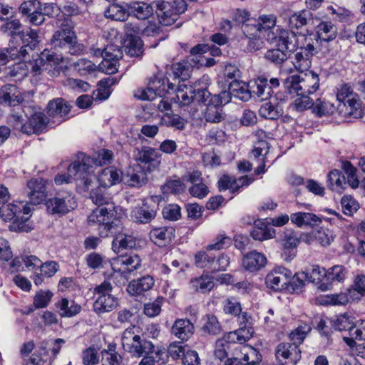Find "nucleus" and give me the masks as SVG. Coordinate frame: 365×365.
Segmentation results:
<instances>
[{"label": "nucleus", "mask_w": 365, "mask_h": 365, "mask_svg": "<svg viewBox=\"0 0 365 365\" xmlns=\"http://www.w3.org/2000/svg\"><path fill=\"white\" fill-rule=\"evenodd\" d=\"M113 155L112 151L105 149L98 152L96 159L83 153H79L68 165L67 173L58 174L55 177V183L61 185L76 182L78 185H83L84 188L88 190L95 180V165L109 163Z\"/></svg>", "instance_id": "f257e3e1"}, {"label": "nucleus", "mask_w": 365, "mask_h": 365, "mask_svg": "<svg viewBox=\"0 0 365 365\" xmlns=\"http://www.w3.org/2000/svg\"><path fill=\"white\" fill-rule=\"evenodd\" d=\"M63 55L56 53L47 49L43 50L38 57L30 61L27 65L25 63H18L11 71L12 76L20 75L21 77L27 75L26 68H30L31 72L34 76L41 74L46 72L51 77H56L60 74L61 71V63L63 62Z\"/></svg>", "instance_id": "f03ea898"}, {"label": "nucleus", "mask_w": 365, "mask_h": 365, "mask_svg": "<svg viewBox=\"0 0 365 365\" xmlns=\"http://www.w3.org/2000/svg\"><path fill=\"white\" fill-rule=\"evenodd\" d=\"M57 29L51 39L53 49L62 54L76 55L83 50V46L76 41L73 24L70 18L63 16L56 21Z\"/></svg>", "instance_id": "7ed1b4c3"}, {"label": "nucleus", "mask_w": 365, "mask_h": 365, "mask_svg": "<svg viewBox=\"0 0 365 365\" xmlns=\"http://www.w3.org/2000/svg\"><path fill=\"white\" fill-rule=\"evenodd\" d=\"M209 80L208 76H203L200 81H196L193 85L184 84V88H185L184 91V105L185 101L189 98L188 94L190 95L191 98L195 97L198 102L205 103L209 100L210 102L219 107L228 103L231 101L232 95L230 91H223L219 94L212 95L207 90ZM228 90L230 89L228 88Z\"/></svg>", "instance_id": "20e7f679"}, {"label": "nucleus", "mask_w": 365, "mask_h": 365, "mask_svg": "<svg viewBox=\"0 0 365 365\" xmlns=\"http://www.w3.org/2000/svg\"><path fill=\"white\" fill-rule=\"evenodd\" d=\"M123 349L133 356L140 358L153 352V344L140 334V327L133 326L126 329L121 337Z\"/></svg>", "instance_id": "39448f33"}, {"label": "nucleus", "mask_w": 365, "mask_h": 365, "mask_svg": "<svg viewBox=\"0 0 365 365\" xmlns=\"http://www.w3.org/2000/svg\"><path fill=\"white\" fill-rule=\"evenodd\" d=\"M304 75H293L284 81V88L290 94L311 95L319 87V76L312 71H305Z\"/></svg>", "instance_id": "423d86ee"}, {"label": "nucleus", "mask_w": 365, "mask_h": 365, "mask_svg": "<svg viewBox=\"0 0 365 365\" xmlns=\"http://www.w3.org/2000/svg\"><path fill=\"white\" fill-rule=\"evenodd\" d=\"M31 209L26 205L19 202L18 204H8L0 208V217L4 221H13L9 226L11 231L29 232L31 228L26 223L29 220Z\"/></svg>", "instance_id": "0eeeda50"}, {"label": "nucleus", "mask_w": 365, "mask_h": 365, "mask_svg": "<svg viewBox=\"0 0 365 365\" xmlns=\"http://www.w3.org/2000/svg\"><path fill=\"white\" fill-rule=\"evenodd\" d=\"M114 204H108L105 207H98L88 217V222L91 226H98L101 237H108L119 220H111L116 211Z\"/></svg>", "instance_id": "6e6552de"}, {"label": "nucleus", "mask_w": 365, "mask_h": 365, "mask_svg": "<svg viewBox=\"0 0 365 365\" xmlns=\"http://www.w3.org/2000/svg\"><path fill=\"white\" fill-rule=\"evenodd\" d=\"M304 36V43L297 45L294 50L295 53L293 59L294 67L300 72L308 71L312 65V59L317 53V48L314 46L315 38H312V35Z\"/></svg>", "instance_id": "1a4fd4ad"}, {"label": "nucleus", "mask_w": 365, "mask_h": 365, "mask_svg": "<svg viewBox=\"0 0 365 365\" xmlns=\"http://www.w3.org/2000/svg\"><path fill=\"white\" fill-rule=\"evenodd\" d=\"M171 69L170 81L162 78L158 87H156L154 83H149L150 89L153 91L155 97H163L166 93H175L182 91L180 83L182 81V64L180 62L175 63L172 65Z\"/></svg>", "instance_id": "9d476101"}, {"label": "nucleus", "mask_w": 365, "mask_h": 365, "mask_svg": "<svg viewBox=\"0 0 365 365\" xmlns=\"http://www.w3.org/2000/svg\"><path fill=\"white\" fill-rule=\"evenodd\" d=\"M123 57L122 49L116 45L109 44L105 48L103 59L97 68L106 74L115 73L118 70V61Z\"/></svg>", "instance_id": "9b49d317"}, {"label": "nucleus", "mask_w": 365, "mask_h": 365, "mask_svg": "<svg viewBox=\"0 0 365 365\" xmlns=\"http://www.w3.org/2000/svg\"><path fill=\"white\" fill-rule=\"evenodd\" d=\"M267 41L270 43H275L278 47L289 51H294L299 44L294 31L279 27L275 28V32L269 34Z\"/></svg>", "instance_id": "f8f14e48"}, {"label": "nucleus", "mask_w": 365, "mask_h": 365, "mask_svg": "<svg viewBox=\"0 0 365 365\" xmlns=\"http://www.w3.org/2000/svg\"><path fill=\"white\" fill-rule=\"evenodd\" d=\"M301 240H305L292 230H286L281 234L279 242L282 247V257L284 260L290 262L294 259Z\"/></svg>", "instance_id": "ddd939ff"}, {"label": "nucleus", "mask_w": 365, "mask_h": 365, "mask_svg": "<svg viewBox=\"0 0 365 365\" xmlns=\"http://www.w3.org/2000/svg\"><path fill=\"white\" fill-rule=\"evenodd\" d=\"M312 36V34H311ZM337 36V27L329 21H323L319 23L317 27V35H313V38H315L317 41L318 38L321 43V51L323 53L333 56L334 53L328 48L324 50V48H327V44L334 40Z\"/></svg>", "instance_id": "4468645a"}, {"label": "nucleus", "mask_w": 365, "mask_h": 365, "mask_svg": "<svg viewBox=\"0 0 365 365\" xmlns=\"http://www.w3.org/2000/svg\"><path fill=\"white\" fill-rule=\"evenodd\" d=\"M110 234L115 235L112 242V250L117 254L124 250L133 249L136 245V238L124 231L120 222L115 225Z\"/></svg>", "instance_id": "2eb2a0df"}, {"label": "nucleus", "mask_w": 365, "mask_h": 365, "mask_svg": "<svg viewBox=\"0 0 365 365\" xmlns=\"http://www.w3.org/2000/svg\"><path fill=\"white\" fill-rule=\"evenodd\" d=\"M46 205L48 211L52 214H66L76 206L71 193H58L55 197L49 199Z\"/></svg>", "instance_id": "dca6fc26"}, {"label": "nucleus", "mask_w": 365, "mask_h": 365, "mask_svg": "<svg viewBox=\"0 0 365 365\" xmlns=\"http://www.w3.org/2000/svg\"><path fill=\"white\" fill-rule=\"evenodd\" d=\"M159 23L164 26H170L178 19L180 11L176 6L168 1L158 0L154 2Z\"/></svg>", "instance_id": "f3484780"}, {"label": "nucleus", "mask_w": 365, "mask_h": 365, "mask_svg": "<svg viewBox=\"0 0 365 365\" xmlns=\"http://www.w3.org/2000/svg\"><path fill=\"white\" fill-rule=\"evenodd\" d=\"M277 359L279 361L284 360L287 365H296L301 359V351L296 344L282 342L275 349Z\"/></svg>", "instance_id": "a211bd4d"}, {"label": "nucleus", "mask_w": 365, "mask_h": 365, "mask_svg": "<svg viewBox=\"0 0 365 365\" xmlns=\"http://www.w3.org/2000/svg\"><path fill=\"white\" fill-rule=\"evenodd\" d=\"M290 270L288 269L279 267L269 273L265 277V284L267 288L274 291H279L287 289V284Z\"/></svg>", "instance_id": "6ab92c4d"}, {"label": "nucleus", "mask_w": 365, "mask_h": 365, "mask_svg": "<svg viewBox=\"0 0 365 365\" xmlns=\"http://www.w3.org/2000/svg\"><path fill=\"white\" fill-rule=\"evenodd\" d=\"M27 195L29 202L32 205H39L47 197V190L45 181L40 178H33L27 183Z\"/></svg>", "instance_id": "aec40b11"}, {"label": "nucleus", "mask_w": 365, "mask_h": 365, "mask_svg": "<svg viewBox=\"0 0 365 365\" xmlns=\"http://www.w3.org/2000/svg\"><path fill=\"white\" fill-rule=\"evenodd\" d=\"M314 17L313 13L308 9H304L299 11L294 12L289 17L288 25L289 28L294 30H302L308 32L307 26L313 24ZM302 31L299 34H302Z\"/></svg>", "instance_id": "412c9836"}, {"label": "nucleus", "mask_w": 365, "mask_h": 365, "mask_svg": "<svg viewBox=\"0 0 365 365\" xmlns=\"http://www.w3.org/2000/svg\"><path fill=\"white\" fill-rule=\"evenodd\" d=\"M26 117L28 118V125L24 127V133L31 135L41 131L47 124V117L41 112H33L29 108L23 110Z\"/></svg>", "instance_id": "4be33fe9"}, {"label": "nucleus", "mask_w": 365, "mask_h": 365, "mask_svg": "<svg viewBox=\"0 0 365 365\" xmlns=\"http://www.w3.org/2000/svg\"><path fill=\"white\" fill-rule=\"evenodd\" d=\"M339 114L344 118H361L363 116L361 102L357 95L338 104Z\"/></svg>", "instance_id": "5701e85b"}, {"label": "nucleus", "mask_w": 365, "mask_h": 365, "mask_svg": "<svg viewBox=\"0 0 365 365\" xmlns=\"http://www.w3.org/2000/svg\"><path fill=\"white\" fill-rule=\"evenodd\" d=\"M250 88L253 96H256L262 101L270 98L273 93L272 86L268 83V79L264 76L250 81Z\"/></svg>", "instance_id": "b1692460"}, {"label": "nucleus", "mask_w": 365, "mask_h": 365, "mask_svg": "<svg viewBox=\"0 0 365 365\" xmlns=\"http://www.w3.org/2000/svg\"><path fill=\"white\" fill-rule=\"evenodd\" d=\"M141 266L139 257L134 255L120 256L113 259L112 269H120L124 272L130 273L138 269Z\"/></svg>", "instance_id": "393cba45"}, {"label": "nucleus", "mask_w": 365, "mask_h": 365, "mask_svg": "<svg viewBox=\"0 0 365 365\" xmlns=\"http://www.w3.org/2000/svg\"><path fill=\"white\" fill-rule=\"evenodd\" d=\"M122 181L130 187L139 188L147 184L148 178L145 170L140 166H136L123 175Z\"/></svg>", "instance_id": "a878e982"}, {"label": "nucleus", "mask_w": 365, "mask_h": 365, "mask_svg": "<svg viewBox=\"0 0 365 365\" xmlns=\"http://www.w3.org/2000/svg\"><path fill=\"white\" fill-rule=\"evenodd\" d=\"M71 110V106L62 98L51 101L47 106V113L50 117L57 118L59 122L65 120Z\"/></svg>", "instance_id": "bb28decb"}, {"label": "nucleus", "mask_w": 365, "mask_h": 365, "mask_svg": "<svg viewBox=\"0 0 365 365\" xmlns=\"http://www.w3.org/2000/svg\"><path fill=\"white\" fill-rule=\"evenodd\" d=\"M123 179V173L114 167L103 169L98 175V181L101 187H110L120 183Z\"/></svg>", "instance_id": "cd10ccee"}, {"label": "nucleus", "mask_w": 365, "mask_h": 365, "mask_svg": "<svg viewBox=\"0 0 365 365\" xmlns=\"http://www.w3.org/2000/svg\"><path fill=\"white\" fill-rule=\"evenodd\" d=\"M267 264L266 257L257 251L247 253L242 259L243 267L249 272H255L264 267Z\"/></svg>", "instance_id": "c85d7f7f"}, {"label": "nucleus", "mask_w": 365, "mask_h": 365, "mask_svg": "<svg viewBox=\"0 0 365 365\" xmlns=\"http://www.w3.org/2000/svg\"><path fill=\"white\" fill-rule=\"evenodd\" d=\"M154 279L150 275L144 276L140 279L132 280L127 287V291L130 295L138 296L144 294L154 285Z\"/></svg>", "instance_id": "c756f323"}, {"label": "nucleus", "mask_w": 365, "mask_h": 365, "mask_svg": "<svg viewBox=\"0 0 365 365\" xmlns=\"http://www.w3.org/2000/svg\"><path fill=\"white\" fill-rule=\"evenodd\" d=\"M130 16L128 4L124 5L119 4H112L109 5L104 11V16L106 19L116 21H125Z\"/></svg>", "instance_id": "7c9ffc66"}, {"label": "nucleus", "mask_w": 365, "mask_h": 365, "mask_svg": "<svg viewBox=\"0 0 365 365\" xmlns=\"http://www.w3.org/2000/svg\"><path fill=\"white\" fill-rule=\"evenodd\" d=\"M307 274V281L317 285L322 291L329 289L331 284L326 282V270L318 265L313 266L310 271L305 272Z\"/></svg>", "instance_id": "2f4dec72"}, {"label": "nucleus", "mask_w": 365, "mask_h": 365, "mask_svg": "<svg viewBox=\"0 0 365 365\" xmlns=\"http://www.w3.org/2000/svg\"><path fill=\"white\" fill-rule=\"evenodd\" d=\"M174 232L175 230L170 227L154 228L150 232V238L155 245L161 247L171 241Z\"/></svg>", "instance_id": "473e14b6"}, {"label": "nucleus", "mask_w": 365, "mask_h": 365, "mask_svg": "<svg viewBox=\"0 0 365 365\" xmlns=\"http://www.w3.org/2000/svg\"><path fill=\"white\" fill-rule=\"evenodd\" d=\"M55 306L61 317H73L81 310L80 304L67 298H62L55 304Z\"/></svg>", "instance_id": "72a5a7b5"}, {"label": "nucleus", "mask_w": 365, "mask_h": 365, "mask_svg": "<svg viewBox=\"0 0 365 365\" xmlns=\"http://www.w3.org/2000/svg\"><path fill=\"white\" fill-rule=\"evenodd\" d=\"M290 220L299 227L317 226L322 222V219L315 214L304 212L291 214Z\"/></svg>", "instance_id": "f704fd0d"}, {"label": "nucleus", "mask_w": 365, "mask_h": 365, "mask_svg": "<svg viewBox=\"0 0 365 365\" xmlns=\"http://www.w3.org/2000/svg\"><path fill=\"white\" fill-rule=\"evenodd\" d=\"M155 216L156 211L146 204H143L140 207H134L130 213V217L134 222L142 224L151 222Z\"/></svg>", "instance_id": "c9c22d12"}, {"label": "nucleus", "mask_w": 365, "mask_h": 365, "mask_svg": "<svg viewBox=\"0 0 365 365\" xmlns=\"http://www.w3.org/2000/svg\"><path fill=\"white\" fill-rule=\"evenodd\" d=\"M229 89L235 98L242 101H249L253 96L250 88V81L248 83L233 80L229 84Z\"/></svg>", "instance_id": "e433bc0d"}, {"label": "nucleus", "mask_w": 365, "mask_h": 365, "mask_svg": "<svg viewBox=\"0 0 365 365\" xmlns=\"http://www.w3.org/2000/svg\"><path fill=\"white\" fill-rule=\"evenodd\" d=\"M130 14H132L137 19L145 20L153 14V7L143 1H134L128 3Z\"/></svg>", "instance_id": "4c0bfd02"}, {"label": "nucleus", "mask_w": 365, "mask_h": 365, "mask_svg": "<svg viewBox=\"0 0 365 365\" xmlns=\"http://www.w3.org/2000/svg\"><path fill=\"white\" fill-rule=\"evenodd\" d=\"M160 157L161 155L157 150L150 147H144L138 151L136 159L142 163L150 164L155 167L160 164Z\"/></svg>", "instance_id": "58836bf2"}, {"label": "nucleus", "mask_w": 365, "mask_h": 365, "mask_svg": "<svg viewBox=\"0 0 365 365\" xmlns=\"http://www.w3.org/2000/svg\"><path fill=\"white\" fill-rule=\"evenodd\" d=\"M117 306L118 299L112 294L98 297L93 304L94 310L98 314L110 312Z\"/></svg>", "instance_id": "ea45409f"}, {"label": "nucleus", "mask_w": 365, "mask_h": 365, "mask_svg": "<svg viewBox=\"0 0 365 365\" xmlns=\"http://www.w3.org/2000/svg\"><path fill=\"white\" fill-rule=\"evenodd\" d=\"M214 287V282L209 275H201L199 277L191 279L189 287L195 292L205 293L210 292Z\"/></svg>", "instance_id": "a19ab883"}, {"label": "nucleus", "mask_w": 365, "mask_h": 365, "mask_svg": "<svg viewBox=\"0 0 365 365\" xmlns=\"http://www.w3.org/2000/svg\"><path fill=\"white\" fill-rule=\"evenodd\" d=\"M230 257L227 254L222 253L217 258L212 255H210V257L207 261V269L211 272H217L220 271H224L230 265Z\"/></svg>", "instance_id": "79ce46f5"}, {"label": "nucleus", "mask_w": 365, "mask_h": 365, "mask_svg": "<svg viewBox=\"0 0 365 365\" xmlns=\"http://www.w3.org/2000/svg\"><path fill=\"white\" fill-rule=\"evenodd\" d=\"M252 328L247 327L246 324H245L243 327L237 330L227 333L226 338L228 341L242 344L252 338Z\"/></svg>", "instance_id": "37998d69"}, {"label": "nucleus", "mask_w": 365, "mask_h": 365, "mask_svg": "<svg viewBox=\"0 0 365 365\" xmlns=\"http://www.w3.org/2000/svg\"><path fill=\"white\" fill-rule=\"evenodd\" d=\"M259 115L267 119L277 120L283 114V109L279 103L274 105L267 102L261 106Z\"/></svg>", "instance_id": "c03bdc74"}, {"label": "nucleus", "mask_w": 365, "mask_h": 365, "mask_svg": "<svg viewBox=\"0 0 365 365\" xmlns=\"http://www.w3.org/2000/svg\"><path fill=\"white\" fill-rule=\"evenodd\" d=\"M327 186L333 191L341 192L344 189L346 179L344 175L338 170H333L329 173Z\"/></svg>", "instance_id": "a18cd8bd"}, {"label": "nucleus", "mask_w": 365, "mask_h": 365, "mask_svg": "<svg viewBox=\"0 0 365 365\" xmlns=\"http://www.w3.org/2000/svg\"><path fill=\"white\" fill-rule=\"evenodd\" d=\"M197 309L193 307H189L184 312V336L187 338L194 332V323L197 321Z\"/></svg>", "instance_id": "49530a36"}, {"label": "nucleus", "mask_w": 365, "mask_h": 365, "mask_svg": "<svg viewBox=\"0 0 365 365\" xmlns=\"http://www.w3.org/2000/svg\"><path fill=\"white\" fill-rule=\"evenodd\" d=\"M314 112L319 117L329 116L339 113V109L338 106L336 107L329 101L317 99L314 103Z\"/></svg>", "instance_id": "de8ad7c7"}, {"label": "nucleus", "mask_w": 365, "mask_h": 365, "mask_svg": "<svg viewBox=\"0 0 365 365\" xmlns=\"http://www.w3.org/2000/svg\"><path fill=\"white\" fill-rule=\"evenodd\" d=\"M143 43L140 38L125 40V52L130 57H138L143 53Z\"/></svg>", "instance_id": "09e8293b"}, {"label": "nucleus", "mask_w": 365, "mask_h": 365, "mask_svg": "<svg viewBox=\"0 0 365 365\" xmlns=\"http://www.w3.org/2000/svg\"><path fill=\"white\" fill-rule=\"evenodd\" d=\"M207 108L205 112V118L206 121L217 123L221 122L224 119L222 107L215 106L208 100L207 101Z\"/></svg>", "instance_id": "8fccbe9b"}, {"label": "nucleus", "mask_w": 365, "mask_h": 365, "mask_svg": "<svg viewBox=\"0 0 365 365\" xmlns=\"http://www.w3.org/2000/svg\"><path fill=\"white\" fill-rule=\"evenodd\" d=\"M231 343V341H227L226 335H225L222 339H218L216 341L215 349L214 352V363L216 364V365H221L219 364V362L222 363L223 360L227 357V350L230 348V344Z\"/></svg>", "instance_id": "3c124183"}, {"label": "nucleus", "mask_w": 365, "mask_h": 365, "mask_svg": "<svg viewBox=\"0 0 365 365\" xmlns=\"http://www.w3.org/2000/svg\"><path fill=\"white\" fill-rule=\"evenodd\" d=\"M241 354L243 355L242 365H259L262 361L259 352L251 346L243 347Z\"/></svg>", "instance_id": "603ef678"}, {"label": "nucleus", "mask_w": 365, "mask_h": 365, "mask_svg": "<svg viewBox=\"0 0 365 365\" xmlns=\"http://www.w3.org/2000/svg\"><path fill=\"white\" fill-rule=\"evenodd\" d=\"M287 279L289 282L287 284V289L293 292H299L301 291L305 284V282L307 281V274L305 272H302L292 275L290 271V275Z\"/></svg>", "instance_id": "864d4df0"}, {"label": "nucleus", "mask_w": 365, "mask_h": 365, "mask_svg": "<svg viewBox=\"0 0 365 365\" xmlns=\"http://www.w3.org/2000/svg\"><path fill=\"white\" fill-rule=\"evenodd\" d=\"M264 58L277 66L282 65L288 58L286 51L281 48H272L267 51Z\"/></svg>", "instance_id": "5fc2aeb1"}, {"label": "nucleus", "mask_w": 365, "mask_h": 365, "mask_svg": "<svg viewBox=\"0 0 365 365\" xmlns=\"http://www.w3.org/2000/svg\"><path fill=\"white\" fill-rule=\"evenodd\" d=\"M354 325L352 319L346 315L339 316L336 319L333 320L334 328L341 331H347L350 337L352 329H354Z\"/></svg>", "instance_id": "6e6d98bb"}, {"label": "nucleus", "mask_w": 365, "mask_h": 365, "mask_svg": "<svg viewBox=\"0 0 365 365\" xmlns=\"http://www.w3.org/2000/svg\"><path fill=\"white\" fill-rule=\"evenodd\" d=\"M311 330V327L307 324L299 325L289 334V339L292 341V343L296 344V346H299V345L303 342L307 334L309 333Z\"/></svg>", "instance_id": "4d7b16f0"}, {"label": "nucleus", "mask_w": 365, "mask_h": 365, "mask_svg": "<svg viewBox=\"0 0 365 365\" xmlns=\"http://www.w3.org/2000/svg\"><path fill=\"white\" fill-rule=\"evenodd\" d=\"M326 282H342L346 277V269L341 265H335L327 271H326Z\"/></svg>", "instance_id": "13d9d810"}, {"label": "nucleus", "mask_w": 365, "mask_h": 365, "mask_svg": "<svg viewBox=\"0 0 365 365\" xmlns=\"http://www.w3.org/2000/svg\"><path fill=\"white\" fill-rule=\"evenodd\" d=\"M159 110L162 112L170 110V112H178L182 108V103L180 101L179 95L171 98L170 103L161 99L157 106Z\"/></svg>", "instance_id": "bf43d9fd"}, {"label": "nucleus", "mask_w": 365, "mask_h": 365, "mask_svg": "<svg viewBox=\"0 0 365 365\" xmlns=\"http://www.w3.org/2000/svg\"><path fill=\"white\" fill-rule=\"evenodd\" d=\"M297 98L291 104V108L297 111L302 112L312 107L314 108V103L309 95H297Z\"/></svg>", "instance_id": "052dcab7"}, {"label": "nucleus", "mask_w": 365, "mask_h": 365, "mask_svg": "<svg viewBox=\"0 0 365 365\" xmlns=\"http://www.w3.org/2000/svg\"><path fill=\"white\" fill-rule=\"evenodd\" d=\"M260 24L257 19H251L245 24L242 25L243 34L249 38L259 37L261 34Z\"/></svg>", "instance_id": "680f3d73"}, {"label": "nucleus", "mask_w": 365, "mask_h": 365, "mask_svg": "<svg viewBox=\"0 0 365 365\" xmlns=\"http://www.w3.org/2000/svg\"><path fill=\"white\" fill-rule=\"evenodd\" d=\"M180 111V110L178 112H171L170 113H166L165 115L161 118L160 124L168 127H174L178 129H182V123L181 120V117L178 113Z\"/></svg>", "instance_id": "e2e57ef3"}, {"label": "nucleus", "mask_w": 365, "mask_h": 365, "mask_svg": "<svg viewBox=\"0 0 365 365\" xmlns=\"http://www.w3.org/2000/svg\"><path fill=\"white\" fill-rule=\"evenodd\" d=\"M21 24L20 21L17 19L11 20L6 22L1 27V31L8 36H19L21 38V36H24V31L21 30Z\"/></svg>", "instance_id": "0e129e2a"}, {"label": "nucleus", "mask_w": 365, "mask_h": 365, "mask_svg": "<svg viewBox=\"0 0 365 365\" xmlns=\"http://www.w3.org/2000/svg\"><path fill=\"white\" fill-rule=\"evenodd\" d=\"M343 170L347 175V182L352 188H356L359 186V181L356 177V168L352 165L349 161H345L341 166Z\"/></svg>", "instance_id": "69168bd1"}, {"label": "nucleus", "mask_w": 365, "mask_h": 365, "mask_svg": "<svg viewBox=\"0 0 365 365\" xmlns=\"http://www.w3.org/2000/svg\"><path fill=\"white\" fill-rule=\"evenodd\" d=\"M257 20L260 24L261 34L263 32L267 33L268 36L269 34L275 32L276 17L274 15H262Z\"/></svg>", "instance_id": "338daca9"}, {"label": "nucleus", "mask_w": 365, "mask_h": 365, "mask_svg": "<svg viewBox=\"0 0 365 365\" xmlns=\"http://www.w3.org/2000/svg\"><path fill=\"white\" fill-rule=\"evenodd\" d=\"M53 293L49 290H40L34 297V305L36 309L44 308L48 306L51 298Z\"/></svg>", "instance_id": "774afa93"}]
</instances>
